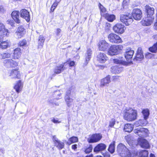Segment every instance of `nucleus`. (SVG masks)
Returning <instances> with one entry per match:
<instances>
[{
  "instance_id": "f257e3e1",
  "label": "nucleus",
  "mask_w": 157,
  "mask_h": 157,
  "mask_svg": "<svg viewBox=\"0 0 157 157\" xmlns=\"http://www.w3.org/2000/svg\"><path fill=\"white\" fill-rule=\"evenodd\" d=\"M117 151L122 157H134L136 154L135 150L130 151L122 143L117 146Z\"/></svg>"
},
{
  "instance_id": "f03ea898",
  "label": "nucleus",
  "mask_w": 157,
  "mask_h": 157,
  "mask_svg": "<svg viewBox=\"0 0 157 157\" xmlns=\"http://www.w3.org/2000/svg\"><path fill=\"white\" fill-rule=\"evenodd\" d=\"M137 111L132 108H126L123 111L124 119L128 121H132L136 119Z\"/></svg>"
},
{
  "instance_id": "7ed1b4c3",
  "label": "nucleus",
  "mask_w": 157,
  "mask_h": 157,
  "mask_svg": "<svg viewBox=\"0 0 157 157\" xmlns=\"http://www.w3.org/2000/svg\"><path fill=\"white\" fill-rule=\"evenodd\" d=\"M120 20L126 26H128L131 24L133 21L132 15L129 13L121 14L120 16Z\"/></svg>"
},
{
  "instance_id": "20e7f679",
  "label": "nucleus",
  "mask_w": 157,
  "mask_h": 157,
  "mask_svg": "<svg viewBox=\"0 0 157 157\" xmlns=\"http://www.w3.org/2000/svg\"><path fill=\"white\" fill-rule=\"evenodd\" d=\"M123 48V47L121 45H112L109 48L108 53L111 56L117 55L120 53Z\"/></svg>"
},
{
  "instance_id": "39448f33",
  "label": "nucleus",
  "mask_w": 157,
  "mask_h": 157,
  "mask_svg": "<svg viewBox=\"0 0 157 157\" xmlns=\"http://www.w3.org/2000/svg\"><path fill=\"white\" fill-rule=\"evenodd\" d=\"M109 40L111 43H118L121 42L122 40L120 37L114 33H111L108 36Z\"/></svg>"
},
{
  "instance_id": "423d86ee",
  "label": "nucleus",
  "mask_w": 157,
  "mask_h": 157,
  "mask_svg": "<svg viewBox=\"0 0 157 157\" xmlns=\"http://www.w3.org/2000/svg\"><path fill=\"white\" fill-rule=\"evenodd\" d=\"M134 133L140 137L146 136L148 135V130L146 128H138L134 131Z\"/></svg>"
},
{
  "instance_id": "0eeeda50",
  "label": "nucleus",
  "mask_w": 157,
  "mask_h": 157,
  "mask_svg": "<svg viewBox=\"0 0 157 157\" xmlns=\"http://www.w3.org/2000/svg\"><path fill=\"white\" fill-rule=\"evenodd\" d=\"M102 136L100 134H95L90 136L87 139L89 143L96 142L99 141L101 138Z\"/></svg>"
},
{
  "instance_id": "6e6552de",
  "label": "nucleus",
  "mask_w": 157,
  "mask_h": 157,
  "mask_svg": "<svg viewBox=\"0 0 157 157\" xmlns=\"http://www.w3.org/2000/svg\"><path fill=\"white\" fill-rule=\"evenodd\" d=\"M142 11L140 9H134L133 10L131 15L135 20H140L142 17Z\"/></svg>"
},
{
  "instance_id": "1a4fd4ad",
  "label": "nucleus",
  "mask_w": 157,
  "mask_h": 157,
  "mask_svg": "<svg viewBox=\"0 0 157 157\" xmlns=\"http://www.w3.org/2000/svg\"><path fill=\"white\" fill-rule=\"evenodd\" d=\"M26 31L22 26H19L15 33V35L17 38H21L25 34Z\"/></svg>"
},
{
  "instance_id": "9d476101",
  "label": "nucleus",
  "mask_w": 157,
  "mask_h": 157,
  "mask_svg": "<svg viewBox=\"0 0 157 157\" xmlns=\"http://www.w3.org/2000/svg\"><path fill=\"white\" fill-rule=\"evenodd\" d=\"M125 29L124 26L120 23L117 24L113 27V30L115 33L121 34L124 33Z\"/></svg>"
},
{
  "instance_id": "9b49d317",
  "label": "nucleus",
  "mask_w": 157,
  "mask_h": 157,
  "mask_svg": "<svg viewBox=\"0 0 157 157\" xmlns=\"http://www.w3.org/2000/svg\"><path fill=\"white\" fill-rule=\"evenodd\" d=\"M98 45L100 50L104 51L108 48L109 44L105 40H102L99 41Z\"/></svg>"
},
{
  "instance_id": "f8f14e48",
  "label": "nucleus",
  "mask_w": 157,
  "mask_h": 157,
  "mask_svg": "<svg viewBox=\"0 0 157 157\" xmlns=\"http://www.w3.org/2000/svg\"><path fill=\"white\" fill-rule=\"evenodd\" d=\"M108 59L105 54L101 52L98 53L97 56V60L101 63H105Z\"/></svg>"
},
{
  "instance_id": "ddd939ff",
  "label": "nucleus",
  "mask_w": 157,
  "mask_h": 157,
  "mask_svg": "<svg viewBox=\"0 0 157 157\" xmlns=\"http://www.w3.org/2000/svg\"><path fill=\"white\" fill-rule=\"evenodd\" d=\"M5 65L7 67H15L18 65V63L11 59H6L4 61Z\"/></svg>"
},
{
  "instance_id": "4468645a",
  "label": "nucleus",
  "mask_w": 157,
  "mask_h": 157,
  "mask_svg": "<svg viewBox=\"0 0 157 157\" xmlns=\"http://www.w3.org/2000/svg\"><path fill=\"white\" fill-rule=\"evenodd\" d=\"M144 58L142 48L140 47L139 48L136 56L133 60L134 61H140L143 59Z\"/></svg>"
},
{
  "instance_id": "2eb2a0df",
  "label": "nucleus",
  "mask_w": 157,
  "mask_h": 157,
  "mask_svg": "<svg viewBox=\"0 0 157 157\" xmlns=\"http://www.w3.org/2000/svg\"><path fill=\"white\" fill-rule=\"evenodd\" d=\"M138 143L141 147L143 148L147 149L150 147V145L148 141L144 139H139Z\"/></svg>"
},
{
  "instance_id": "dca6fc26",
  "label": "nucleus",
  "mask_w": 157,
  "mask_h": 157,
  "mask_svg": "<svg viewBox=\"0 0 157 157\" xmlns=\"http://www.w3.org/2000/svg\"><path fill=\"white\" fill-rule=\"evenodd\" d=\"M20 16L21 17L25 19L27 22L30 21L29 12L26 9H22L21 10Z\"/></svg>"
},
{
  "instance_id": "f3484780",
  "label": "nucleus",
  "mask_w": 157,
  "mask_h": 157,
  "mask_svg": "<svg viewBox=\"0 0 157 157\" xmlns=\"http://www.w3.org/2000/svg\"><path fill=\"white\" fill-rule=\"evenodd\" d=\"M9 76L12 78H20L21 75L17 69H13L9 73Z\"/></svg>"
},
{
  "instance_id": "a211bd4d",
  "label": "nucleus",
  "mask_w": 157,
  "mask_h": 157,
  "mask_svg": "<svg viewBox=\"0 0 157 157\" xmlns=\"http://www.w3.org/2000/svg\"><path fill=\"white\" fill-rule=\"evenodd\" d=\"M111 77L110 75H108L105 78L101 79V81L100 86L103 87L107 86V85L109 84L110 82Z\"/></svg>"
},
{
  "instance_id": "6ab92c4d",
  "label": "nucleus",
  "mask_w": 157,
  "mask_h": 157,
  "mask_svg": "<svg viewBox=\"0 0 157 157\" xmlns=\"http://www.w3.org/2000/svg\"><path fill=\"white\" fill-rule=\"evenodd\" d=\"M21 52L20 48H17L14 50L13 52L12 56L13 59H18L20 58Z\"/></svg>"
},
{
  "instance_id": "aec40b11",
  "label": "nucleus",
  "mask_w": 157,
  "mask_h": 157,
  "mask_svg": "<svg viewBox=\"0 0 157 157\" xmlns=\"http://www.w3.org/2000/svg\"><path fill=\"white\" fill-rule=\"evenodd\" d=\"M65 63H63L56 67L54 69L55 73L56 74H59L65 70L66 68L64 67V66Z\"/></svg>"
},
{
  "instance_id": "412c9836",
  "label": "nucleus",
  "mask_w": 157,
  "mask_h": 157,
  "mask_svg": "<svg viewBox=\"0 0 157 157\" xmlns=\"http://www.w3.org/2000/svg\"><path fill=\"white\" fill-rule=\"evenodd\" d=\"M145 9L148 17H151L154 14V8L153 7H151L148 5H147L145 6Z\"/></svg>"
},
{
  "instance_id": "4be33fe9",
  "label": "nucleus",
  "mask_w": 157,
  "mask_h": 157,
  "mask_svg": "<svg viewBox=\"0 0 157 157\" xmlns=\"http://www.w3.org/2000/svg\"><path fill=\"white\" fill-rule=\"evenodd\" d=\"M19 12L17 11H14L11 13L12 17L17 23H19L20 22V20L19 19Z\"/></svg>"
},
{
  "instance_id": "5701e85b",
  "label": "nucleus",
  "mask_w": 157,
  "mask_h": 157,
  "mask_svg": "<svg viewBox=\"0 0 157 157\" xmlns=\"http://www.w3.org/2000/svg\"><path fill=\"white\" fill-rule=\"evenodd\" d=\"M9 34L8 30L5 28L4 25L2 23H0V34L4 36H8Z\"/></svg>"
},
{
  "instance_id": "b1692460",
  "label": "nucleus",
  "mask_w": 157,
  "mask_h": 157,
  "mask_svg": "<svg viewBox=\"0 0 157 157\" xmlns=\"http://www.w3.org/2000/svg\"><path fill=\"white\" fill-rule=\"evenodd\" d=\"M134 53V51L130 48L127 49L124 54L125 57L126 59H129L132 57Z\"/></svg>"
},
{
  "instance_id": "393cba45",
  "label": "nucleus",
  "mask_w": 157,
  "mask_h": 157,
  "mask_svg": "<svg viewBox=\"0 0 157 157\" xmlns=\"http://www.w3.org/2000/svg\"><path fill=\"white\" fill-rule=\"evenodd\" d=\"M106 148V145L102 143L98 144L94 149V151L95 152H98L100 151L104 150Z\"/></svg>"
},
{
  "instance_id": "a878e982",
  "label": "nucleus",
  "mask_w": 157,
  "mask_h": 157,
  "mask_svg": "<svg viewBox=\"0 0 157 157\" xmlns=\"http://www.w3.org/2000/svg\"><path fill=\"white\" fill-rule=\"evenodd\" d=\"M122 69V68L119 67L117 66H114L111 67L110 71L112 73L116 74L121 72Z\"/></svg>"
},
{
  "instance_id": "bb28decb",
  "label": "nucleus",
  "mask_w": 157,
  "mask_h": 157,
  "mask_svg": "<svg viewBox=\"0 0 157 157\" xmlns=\"http://www.w3.org/2000/svg\"><path fill=\"white\" fill-rule=\"evenodd\" d=\"M92 54V51L90 49H88L85 55V63L86 65L90 60Z\"/></svg>"
},
{
  "instance_id": "cd10ccee",
  "label": "nucleus",
  "mask_w": 157,
  "mask_h": 157,
  "mask_svg": "<svg viewBox=\"0 0 157 157\" xmlns=\"http://www.w3.org/2000/svg\"><path fill=\"white\" fill-rule=\"evenodd\" d=\"M153 19L150 17L146 18L143 21V24L145 26L150 25L153 22Z\"/></svg>"
},
{
  "instance_id": "c85d7f7f",
  "label": "nucleus",
  "mask_w": 157,
  "mask_h": 157,
  "mask_svg": "<svg viewBox=\"0 0 157 157\" xmlns=\"http://www.w3.org/2000/svg\"><path fill=\"white\" fill-rule=\"evenodd\" d=\"M136 156L137 155L140 157H147L148 154V151L146 150H143L140 151L138 152L136 151Z\"/></svg>"
},
{
  "instance_id": "c756f323",
  "label": "nucleus",
  "mask_w": 157,
  "mask_h": 157,
  "mask_svg": "<svg viewBox=\"0 0 157 157\" xmlns=\"http://www.w3.org/2000/svg\"><path fill=\"white\" fill-rule=\"evenodd\" d=\"M22 87V85L21 82V80L17 82L14 87V88L15 89L16 92L18 93L21 91Z\"/></svg>"
},
{
  "instance_id": "7c9ffc66",
  "label": "nucleus",
  "mask_w": 157,
  "mask_h": 157,
  "mask_svg": "<svg viewBox=\"0 0 157 157\" xmlns=\"http://www.w3.org/2000/svg\"><path fill=\"white\" fill-rule=\"evenodd\" d=\"M10 43L9 41L6 40L1 42L0 44V47L2 49H6L8 47H10Z\"/></svg>"
},
{
  "instance_id": "2f4dec72",
  "label": "nucleus",
  "mask_w": 157,
  "mask_h": 157,
  "mask_svg": "<svg viewBox=\"0 0 157 157\" xmlns=\"http://www.w3.org/2000/svg\"><path fill=\"white\" fill-rule=\"evenodd\" d=\"M105 19L109 21H113L115 18V16L114 15L109 14L108 13H105L104 16Z\"/></svg>"
},
{
  "instance_id": "473e14b6",
  "label": "nucleus",
  "mask_w": 157,
  "mask_h": 157,
  "mask_svg": "<svg viewBox=\"0 0 157 157\" xmlns=\"http://www.w3.org/2000/svg\"><path fill=\"white\" fill-rule=\"evenodd\" d=\"M147 119H140L136 122V124L137 126H145L148 123L147 120Z\"/></svg>"
},
{
  "instance_id": "72a5a7b5",
  "label": "nucleus",
  "mask_w": 157,
  "mask_h": 157,
  "mask_svg": "<svg viewBox=\"0 0 157 157\" xmlns=\"http://www.w3.org/2000/svg\"><path fill=\"white\" fill-rule=\"evenodd\" d=\"M45 40V38L43 36L41 35L40 36L38 40V48H41L42 47Z\"/></svg>"
},
{
  "instance_id": "f704fd0d",
  "label": "nucleus",
  "mask_w": 157,
  "mask_h": 157,
  "mask_svg": "<svg viewBox=\"0 0 157 157\" xmlns=\"http://www.w3.org/2000/svg\"><path fill=\"white\" fill-rule=\"evenodd\" d=\"M113 63L116 64H125V62L122 59V58L114 59L113 60Z\"/></svg>"
},
{
  "instance_id": "c9c22d12",
  "label": "nucleus",
  "mask_w": 157,
  "mask_h": 157,
  "mask_svg": "<svg viewBox=\"0 0 157 157\" xmlns=\"http://www.w3.org/2000/svg\"><path fill=\"white\" fill-rule=\"evenodd\" d=\"M133 129L132 125L130 124H127L124 125V130L126 132H131Z\"/></svg>"
},
{
  "instance_id": "e433bc0d",
  "label": "nucleus",
  "mask_w": 157,
  "mask_h": 157,
  "mask_svg": "<svg viewBox=\"0 0 157 157\" xmlns=\"http://www.w3.org/2000/svg\"><path fill=\"white\" fill-rule=\"evenodd\" d=\"M55 146L57 147L59 149H61L63 148L64 146V144L63 142L59 140L57 142H56L54 144Z\"/></svg>"
},
{
  "instance_id": "4c0bfd02",
  "label": "nucleus",
  "mask_w": 157,
  "mask_h": 157,
  "mask_svg": "<svg viewBox=\"0 0 157 157\" xmlns=\"http://www.w3.org/2000/svg\"><path fill=\"white\" fill-rule=\"evenodd\" d=\"M115 141H113L109 145L108 150L111 154L113 153L115 151Z\"/></svg>"
},
{
  "instance_id": "58836bf2",
  "label": "nucleus",
  "mask_w": 157,
  "mask_h": 157,
  "mask_svg": "<svg viewBox=\"0 0 157 157\" xmlns=\"http://www.w3.org/2000/svg\"><path fill=\"white\" fill-rule=\"evenodd\" d=\"M65 101L67 103V106L69 107H70L71 105V103L73 101V100L71 98H70L69 96L68 95L66 96H65Z\"/></svg>"
},
{
  "instance_id": "ea45409f",
  "label": "nucleus",
  "mask_w": 157,
  "mask_h": 157,
  "mask_svg": "<svg viewBox=\"0 0 157 157\" xmlns=\"http://www.w3.org/2000/svg\"><path fill=\"white\" fill-rule=\"evenodd\" d=\"M142 113L143 115L144 118L147 119L150 114L149 110L147 109H144L142 111Z\"/></svg>"
},
{
  "instance_id": "a19ab883",
  "label": "nucleus",
  "mask_w": 157,
  "mask_h": 157,
  "mask_svg": "<svg viewBox=\"0 0 157 157\" xmlns=\"http://www.w3.org/2000/svg\"><path fill=\"white\" fill-rule=\"evenodd\" d=\"M98 6L100 10L101 15L104 16L105 14L104 13L106 11V9L100 3H99Z\"/></svg>"
},
{
  "instance_id": "79ce46f5",
  "label": "nucleus",
  "mask_w": 157,
  "mask_h": 157,
  "mask_svg": "<svg viewBox=\"0 0 157 157\" xmlns=\"http://www.w3.org/2000/svg\"><path fill=\"white\" fill-rule=\"evenodd\" d=\"M149 50L152 52H155L157 51V42L153 46L149 48Z\"/></svg>"
},
{
  "instance_id": "37998d69",
  "label": "nucleus",
  "mask_w": 157,
  "mask_h": 157,
  "mask_svg": "<svg viewBox=\"0 0 157 157\" xmlns=\"http://www.w3.org/2000/svg\"><path fill=\"white\" fill-rule=\"evenodd\" d=\"M69 141L71 142V143H69V144H70L71 143L77 142L78 141V138L76 137L73 136L69 139Z\"/></svg>"
},
{
  "instance_id": "c03bdc74",
  "label": "nucleus",
  "mask_w": 157,
  "mask_h": 157,
  "mask_svg": "<svg viewBox=\"0 0 157 157\" xmlns=\"http://www.w3.org/2000/svg\"><path fill=\"white\" fill-rule=\"evenodd\" d=\"M10 54L8 52L3 53L1 55L2 58L4 59L9 58L10 57Z\"/></svg>"
},
{
  "instance_id": "a18cd8bd",
  "label": "nucleus",
  "mask_w": 157,
  "mask_h": 157,
  "mask_svg": "<svg viewBox=\"0 0 157 157\" xmlns=\"http://www.w3.org/2000/svg\"><path fill=\"white\" fill-rule=\"evenodd\" d=\"M27 44V42L24 39L19 42V44L20 46H25Z\"/></svg>"
},
{
  "instance_id": "49530a36",
  "label": "nucleus",
  "mask_w": 157,
  "mask_h": 157,
  "mask_svg": "<svg viewBox=\"0 0 157 157\" xmlns=\"http://www.w3.org/2000/svg\"><path fill=\"white\" fill-rule=\"evenodd\" d=\"M115 120L114 118H113L109 122V126L111 127H113L115 123Z\"/></svg>"
},
{
  "instance_id": "de8ad7c7",
  "label": "nucleus",
  "mask_w": 157,
  "mask_h": 157,
  "mask_svg": "<svg viewBox=\"0 0 157 157\" xmlns=\"http://www.w3.org/2000/svg\"><path fill=\"white\" fill-rule=\"evenodd\" d=\"M92 147L90 145L89 147L86 148L85 150V152L86 153H89L92 151Z\"/></svg>"
},
{
  "instance_id": "09e8293b",
  "label": "nucleus",
  "mask_w": 157,
  "mask_h": 157,
  "mask_svg": "<svg viewBox=\"0 0 157 157\" xmlns=\"http://www.w3.org/2000/svg\"><path fill=\"white\" fill-rule=\"evenodd\" d=\"M51 121L54 123H59L61 122L60 121H59L57 118H51Z\"/></svg>"
},
{
  "instance_id": "8fccbe9b",
  "label": "nucleus",
  "mask_w": 157,
  "mask_h": 157,
  "mask_svg": "<svg viewBox=\"0 0 157 157\" xmlns=\"http://www.w3.org/2000/svg\"><path fill=\"white\" fill-rule=\"evenodd\" d=\"M60 1V0H56L52 6L56 8Z\"/></svg>"
},
{
  "instance_id": "3c124183",
  "label": "nucleus",
  "mask_w": 157,
  "mask_h": 157,
  "mask_svg": "<svg viewBox=\"0 0 157 157\" xmlns=\"http://www.w3.org/2000/svg\"><path fill=\"white\" fill-rule=\"evenodd\" d=\"M61 32V30L59 28H57L56 29V33L57 36H60V33Z\"/></svg>"
},
{
  "instance_id": "603ef678",
  "label": "nucleus",
  "mask_w": 157,
  "mask_h": 157,
  "mask_svg": "<svg viewBox=\"0 0 157 157\" xmlns=\"http://www.w3.org/2000/svg\"><path fill=\"white\" fill-rule=\"evenodd\" d=\"M120 77L118 76L117 75L114 76L113 77V80L114 81H117L119 80Z\"/></svg>"
},
{
  "instance_id": "864d4df0",
  "label": "nucleus",
  "mask_w": 157,
  "mask_h": 157,
  "mask_svg": "<svg viewBox=\"0 0 157 157\" xmlns=\"http://www.w3.org/2000/svg\"><path fill=\"white\" fill-rule=\"evenodd\" d=\"M68 63L69 64V66L70 67L73 66L75 64V62L73 61H71L70 62H68Z\"/></svg>"
},
{
  "instance_id": "5fc2aeb1",
  "label": "nucleus",
  "mask_w": 157,
  "mask_h": 157,
  "mask_svg": "<svg viewBox=\"0 0 157 157\" xmlns=\"http://www.w3.org/2000/svg\"><path fill=\"white\" fill-rule=\"evenodd\" d=\"M53 140L54 141V144L56 143V142H57L59 140H58V138H57V137L55 136H53Z\"/></svg>"
},
{
  "instance_id": "6e6d98bb",
  "label": "nucleus",
  "mask_w": 157,
  "mask_h": 157,
  "mask_svg": "<svg viewBox=\"0 0 157 157\" xmlns=\"http://www.w3.org/2000/svg\"><path fill=\"white\" fill-rule=\"evenodd\" d=\"M77 145L76 144L73 145L71 147L73 149L75 150L77 149Z\"/></svg>"
},
{
  "instance_id": "4d7b16f0",
  "label": "nucleus",
  "mask_w": 157,
  "mask_h": 157,
  "mask_svg": "<svg viewBox=\"0 0 157 157\" xmlns=\"http://www.w3.org/2000/svg\"><path fill=\"white\" fill-rule=\"evenodd\" d=\"M71 94V91L70 90H67L66 92V96H69V95Z\"/></svg>"
},
{
  "instance_id": "13d9d810",
  "label": "nucleus",
  "mask_w": 157,
  "mask_h": 157,
  "mask_svg": "<svg viewBox=\"0 0 157 157\" xmlns=\"http://www.w3.org/2000/svg\"><path fill=\"white\" fill-rule=\"evenodd\" d=\"M151 55V54L150 53L147 52V53L146 54V57L147 58H148V56H150Z\"/></svg>"
},
{
  "instance_id": "bf43d9fd",
  "label": "nucleus",
  "mask_w": 157,
  "mask_h": 157,
  "mask_svg": "<svg viewBox=\"0 0 157 157\" xmlns=\"http://www.w3.org/2000/svg\"><path fill=\"white\" fill-rule=\"evenodd\" d=\"M5 151L3 149H1L0 150V153L1 152L2 154H3L4 153Z\"/></svg>"
},
{
  "instance_id": "052dcab7",
  "label": "nucleus",
  "mask_w": 157,
  "mask_h": 157,
  "mask_svg": "<svg viewBox=\"0 0 157 157\" xmlns=\"http://www.w3.org/2000/svg\"><path fill=\"white\" fill-rule=\"evenodd\" d=\"M55 9V8L54 7H52V6L51 7V11H52V12H53L54 11V10Z\"/></svg>"
},
{
  "instance_id": "680f3d73",
  "label": "nucleus",
  "mask_w": 157,
  "mask_h": 157,
  "mask_svg": "<svg viewBox=\"0 0 157 157\" xmlns=\"http://www.w3.org/2000/svg\"><path fill=\"white\" fill-rule=\"evenodd\" d=\"M150 157H155L154 155L152 154H151Z\"/></svg>"
},
{
  "instance_id": "e2e57ef3",
  "label": "nucleus",
  "mask_w": 157,
  "mask_h": 157,
  "mask_svg": "<svg viewBox=\"0 0 157 157\" xmlns=\"http://www.w3.org/2000/svg\"><path fill=\"white\" fill-rule=\"evenodd\" d=\"M153 38L154 39H155V38H157V35H154L153 36H152Z\"/></svg>"
},
{
  "instance_id": "0e129e2a",
  "label": "nucleus",
  "mask_w": 157,
  "mask_h": 157,
  "mask_svg": "<svg viewBox=\"0 0 157 157\" xmlns=\"http://www.w3.org/2000/svg\"><path fill=\"white\" fill-rule=\"evenodd\" d=\"M86 157H93V155L91 154L89 156H86Z\"/></svg>"
},
{
  "instance_id": "69168bd1",
  "label": "nucleus",
  "mask_w": 157,
  "mask_h": 157,
  "mask_svg": "<svg viewBox=\"0 0 157 157\" xmlns=\"http://www.w3.org/2000/svg\"><path fill=\"white\" fill-rule=\"evenodd\" d=\"M105 157H110L109 155H106L105 156Z\"/></svg>"
},
{
  "instance_id": "338daca9",
  "label": "nucleus",
  "mask_w": 157,
  "mask_h": 157,
  "mask_svg": "<svg viewBox=\"0 0 157 157\" xmlns=\"http://www.w3.org/2000/svg\"><path fill=\"white\" fill-rule=\"evenodd\" d=\"M2 38L0 36V42L2 41Z\"/></svg>"
},
{
  "instance_id": "774afa93",
  "label": "nucleus",
  "mask_w": 157,
  "mask_h": 157,
  "mask_svg": "<svg viewBox=\"0 0 157 157\" xmlns=\"http://www.w3.org/2000/svg\"><path fill=\"white\" fill-rule=\"evenodd\" d=\"M65 151H63V153H65Z\"/></svg>"
}]
</instances>
